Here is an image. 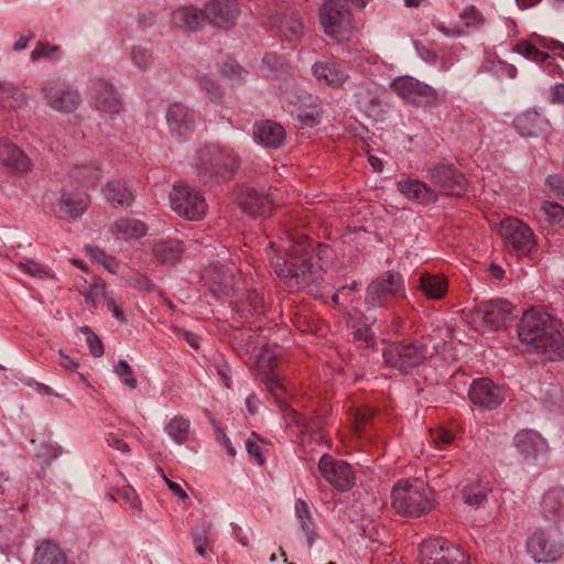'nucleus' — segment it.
Wrapping results in <instances>:
<instances>
[{
	"label": "nucleus",
	"instance_id": "1",
	"mask_svg": "<svg viewBox=\"0 0 564 564\" xmlns=\"http://www.w3.org/2000/svg\"><path fill=\"white\" fill-rule=\"evenodd\" d=\"M558 322L550 314L531 308L519 324L518 335L523 345L541 354L547 360L564 358V338Z\"/></svg>",
	"mask_w": 564,
	"mask_h": 564
},
{
	"label": "nucleus",
	"instance_id": "2",
	"mask_svg": "<svg viewBox=\"0 0 564 564\" xmlns=\"http://www.w3.org/2000/svg\"><path fill=\"white\" fill-rule=\"evenodd\" d=\"M437 333L442 341L435 340L438 335L429 334L423 340H402L390 344L382 352L384 362L401 372H408L422 365L433 352L438 354L448 346V340L452 338L451 329L440 328Z\"/></svg>",
	"mask_w": 564,
	"mask_h": 564
},
{
	"label": "nucleus",
	"instance_id": "3",
	"mask_svg": "<svg viewBox=\"0 0 564 564\" xmlns=\"http://www.w3.org/2000/svg\"><path fill=\"white\" fill-rule=\"evenodd\" d=\"M392 507L398 514L416 518L434 507L432 489L419 479L398 481L391 492Z\"/></svg>",
	"mask_w": 564,
	"mask_h": 564
},
{
	"label": "nucleus",
	"instance_id": "4",
	"mask_svg": "<svg viewBox=\"0 0 564 564\" xmlns=\"http://www.w3.org/2000/svg\"><path fill=\"white\" fill-rule=\"evenodd\" d=\"M237 165V156L231 149L209 144L199 150L196 169L200 182L208 184L230 180Z\"/></svg>",
	"mask_w": 564,
	"mask_h": 564
},
{
	"label": "nucleus",
	"instance_id": "5",
	"mask_svg": "<svg viewBox=\"0 0 564 564\" xmlns=\"http://www.w3.org/2000/svg\"><path fill=\"white\" fill-rule=\"evenodd\" d=\"M275 273L289 288L308 289L311 292H318L323 280V268L313 264L307 259L301 261H281L280 258L271 261Z\"/></svg>",
	"mask_w": 564,
	"mask_h": 564
},
{
	"label": "nucleus",
	"instance_id": "6",
	"mask_svg": "<svg viewBox=\"0 0 564 564\" xmlns=\"http://www.w3.org/2000/svg\"><path fill=\"white\" fill-rule=\"evenodd\" d=\"M404 297L405 288L402 274L394 270H388L367 286L365 303L373 308H389L397 300Z\"/></svg>",
	"mask_w": 564,
	"mask_h": 564
},
{
	"label": "nucleus",
	"instance_id": "7",
	"mask_svg": "<svg viewBox=\"0 0 564 564\" xmlns=\"http://www.w3.org/2000/svg\"><path fill=\"white\" fill-rule=\"evenodd\" d=\"M250 335L248 339L247 352L254 358L257 369L265 376V386L269 391L279 397L284 391V384L281 377L274 372L278 352L276 347H272L265 343L253 340Z\"/></svg>",
	"mask_w": 564,
	"mask_h": 564
},
{
	"label": "nucleus",
	"instance_id": "8",
	"mask_svg": "<svg viewBox=\"0 0 564 564\" xmlns=\"http://www.w3.org/2000/svg\"><path fill=\"white\" fill-rule=\"evenodd\" d=\"M420 557L422 564H469V555L460 545L441 536L424 540Z\"/></svg>",
	"mask_w": 564,
	"mask_h": 564
},
{
	"label": "nucleus",
	"instance_id": "9",
	"mask_svg": "<svg viewBox=\"0 0 564 564\" xmlns=\"http://www.w3.org/2000/svg\"><path fill=\"white\" fill-rule=\"evenodd\" d=\"M319 19L327 36L338 43L350 40L354 30L351 13L341 2H324L319 9Z\"/></svg>",
	"mask_w": 564,
	"mask_h": 564
},
{
	"label": "nucleus",
	"instance_id": "10",
	"mask_svg": "<svg viewBox=\"0 0 564 564\" xmlns=\"http://www.w3.org/2000/svg\"><path fill=\"white\" fill-rule=\"evenodd\" d=\"M500 231L507 249L518 258L529 257L536 250L533 230L521 219L509 217L501 220Z\"/></svg>",
	"mask_w": 564,
	"mask_h": 564
},
{
	"label": "nucleus",
	"instance_id": "11",
	"mask_svg": "<svg viewBox=\"0 0 564 564\" xmlns=\"http://www.w3.org/2000/svg\"><path fill=\"white\" fill-rule=\"evenodd\" d=\"M170 202L172 209L187 220H200L208 210L203 194L188 185H174Z\"/></svg>",
	"mask_w": 564,
	"mask_h": 564
},
{
	"label": "nucleus",
	"instance_id": "12",
	"mask_svg": "<svg viewBox=\"0 0 564 564\" xmlns=\"http://www.w3.org/2000/svg\"><path fill=\"white\" fill-rule=\"evenodd\" d=\"M390 87L399 97L414 106L435 107L441 100L433 87L411 76L397 77Z\"/></svg>",
	"mask_w": 564,
	"mask_h": 564
},
{
	"label": "nucleus",
	"instance_id": "13",
	"mask_svg": "<svg viewBox=\"0 0 564 564\" xmlns=\"http://www.w3.org/2000/svg\"><path fill=\"white\" fill-rule=\"evenodd\" d=\"M527 552L536 563H552L564 554V543L555 531H535L527 541Z\"/></svg>",
	"mask_w": 564,
	"mask_h": 564
},
{
	"label": "nucleus",
	"instance_id": "14",
	"mask_svg": "<svg viewBox=\"0 0 564 564\" xmlns=\"http://www.w3.org/2000/svg\"><path fill=\"white\" fill-rule=\"evenodd\" d=\"M427 177L437 191V196H462L467 189V182L463 173H460L453 164H435L427 170Z\"/></svg>",
	"mask_w": 564,
	"mask_h": 564
},
{
	"label": "nucleus",
	"instance_id": "15",
	"mask_svg": "<svg viewBox=\"0 0 564 564\" xmlns=\"http://www.w3.org/2000/svg\"><path fill=\"white\" fill-rule=\"evenodd\" d=\"M512 312V304L507 300H492L475 307L470 315V324L476 328L488 327L499 329L505 325Z\"/></svg>",
	"mask_w": 564,
	"mask_h": 564
},
{
	"label": "nucleus",
	"instance_id": "16",
	"mask_svg": "<svg viewBox=\"0 0 564 564\" xmlns=\"http://www.w3.org/2000/svg\"><path fill=\"white\" fill-rule=\"evenodd\" d=\"M88 202L86 186L82 183L68 182L61 191L59 212L64 218L75 220L86 212Z\"/></svg>",
	"mask_w": 564,
	"mask_h": 564
},
{
	"label": "nucleus",
	"instance_id": "17",
	"mask_svg": "<svg viewBox=\"0 0 564 564\" xmlns=\"http://www.w3.org/2000/svg\"><path fill=\"white\" fill-rule=\"evenodd\" d=\"M318 469L324 479L340 491L349 490L355 482L351 467L344 460L335 459L332 455L324 454L321 457Z\"/></svg>",
	"mask_w": 564,
	"mask_h": 564
},
{
	"label": "nucleus",
	"instance_id": "18",
	"mask_svg": "<svg viewBox=\"0 0 564 564\" xmlns=\"http://www.w3.org/2000/svg\"><path fill=\"white\" fill-rule=\"evenodd\" d=\"M171 135L178 142L186 140L195 130L194 112L182 102L172 104L166 110Z\"/></svg>",
	"mask_w": 564,
	"mask_h": 564
},
{
	"label": "nucleus",
	"instance_id": "19",
	"mask_svg": "<svg viewBox=\"0 0 564 564\" xmlns=\"http://www.w3.org/2000/svg\"><path fill=\"white\" fill-rule=\"evenodd\" d=\"M468 395L475 405L485 410L498 408L506 398L503 390L488 378L474 380Z\"/></svg>",
	"mask_w": 564,
	"mask_h": 564
},
{
	"label": "nucleus",
	"instance_id": "20",
	"mask_svg": "<svg viewBox=\"0 0 564 564\" xmlns=\"http://www.w3.org/2000/svg\"><path fill=\"white\" fill-rule=\"evenodd\" d=\"M43 93L50 107L58 111L72 112L80 101L77 90L57 80L46 82Z\"/></svg>",
	"mask_w": 564,
	"mask_h": 564
},
{
	"label": "nucleus",
	"instance_id": "21",
	"mask_svg": "<svg viewBox=\"0 0 564 564\" xmlns=\"http://www.w3.org/2000/svg\"><path fill=\"white\" fill-rule=\"evenodd\" d=\"M0 165L13 175H26L34 167L30 156L6 139H0Z\"/></svg>",
	"mask_w": 564,
	"mask_h": 564
},
{
	"label": "nucleus",
	"instance_id": "22",
	"mask_svg": "<svg viewBox=\"0 0 564 564\" xmlns=\"http://www.w3.org/2000/svg\"><path fill=\"white\" fill-rule=\"evenodd\" d=\"M91 94L95 107L104 113L115 116L119 113L123 104L115 89L113 85L104 78H97L91 82Z\"/></svg>",
	"mask_w": 564,
	"mask_h": 564
},
{
	"label": "nucleus",
	"instance_id": "23",
	"mask_svg": "<svg viewBox=\"0 0 564 564\" xmlns=\"http://www.w3.org/2000/svg\"><path fill=\"white\" fill-rule=\"evenodd\" d=\"M313 76L319 84L340 88L348 78L347 70L334 58L317 61L312 66Z\"/></svg>",
	"mask_w": 564,
	"mask_h": 564
},
{
	"label": "nucleus",
	"instance_id": "24",
	"mask_svg": "<svg viewBox=\"0 0 564 564\" xmlns=\"http://www.w3.org/2000/svg\"><path fill=\"white\" fill-rule=\"evenodd\" d=\"M513 444L527 459H536L549 449L546 441L534 430L519 431L513 437Z\"/></svg>",
	"mask_w": 564,
	"mask_h": 564
},
{
	"label": "nucleus",
	"instance_id": "25",
	"mask_svg": "<svg viewBox=\"0 0 564 564\" xmlns=\"http://www.w3.org/2000/svg\"><path fill=\"white\" fill-rule=\"evenodd\" d=\"M207 21L219 28L232 26L239 14L238 2H205Z\"/></svg>",
	"mask_w": 564,
	"mask_h": 564
},
{
	"label": "nucleus",
	"instance_id": "26",
	"mask_svg": "<svg viewBox=\"0 0 564 564\" xmlns=\"http://www.w3.org/2000/svg\"><path fill=\"white\" fill-rule=\"evenodd\" d=\"M397 187L398 191L408 199L414 200L419 204L429 205L435 203L438 199L437 191L420 180H400L397 183Z\"/></svg>",
	"mask_w": 564,
	"mask_h": 564
},
{
	"label": "nucleus",
	"instance_id": "27",
	"mask_svg": "<svg viewBox=\"0 0 564 564\" xmlns=\"http://www.w3.org/2000/svg\"><path fill=\"white\" fill-rule=\"evenodd\" d=\"M242 210L251 216L269 215L272 209V199L253 188H245L238 196Z\"/></svg>",
	"mask_w": 564,
	"mask_h": 564
},
{
	"label": "nucleus",
	"instance_id": "28",
	"mask_svg": "<svg viewBox=\"0 0 564 564\" xmlns=\"http://www.w3.org/2000/svg\"><path fill=\"white\" fill-rule=\"evenodd\" d=\"M284 128L273 121L265 120L253 126L254 140L265 148H280L285 141Z\"/></svg>",
	"mask_w": 564,
	"mask_h": 564
},
{
	"label": "nucleus",
	"instance_id": "29",
	"mask_svg": "<svg viewBox=\"0 0 564 564\" xmlns=\"http://www.w3.org/2000/svg\"><path fill=\"white\" fill-rule=\"evenodd\" d=\"M547 123V119L542 113L531 109L519 115L513 121L517 132L525 138L538 137L545 130Z\"/></svg>",
	"mask_w": 564,
	"mask_h": 564
},
{
	"label": "nucleus",
	"instance_id": "30",
	"mask_svg": "<svg viewBox=\"0 0 564 564\" xmlns=\"http://www.w3.org/2000/svg\"><path fill=\"white\" fill-rule=\"evenodd\" d=\"M204 278L210 282L212 292L217 295H228L236 285L235 269L230 265L214 268Z\"/></svg>",
	"mask_w": 564,
	"mask_h": 564
},
{
	"label": "nucleus",
	"instance_id": "31",
	"mask_svg": "<svg viewBox=\"0 0 564 564\" xmlns=\"http://www.w3.org/2000/svg\"><path fill=\"white\" fill-rule=\"evenodd\" d=\"M207 21L206 11L196 6H183L172 14V22L183 30H197Z\"/></svg>",
	"mask_w": 564,
	"mask_h": 564
},
{
	"label": "nucleus",
	"instance_id": "32",
	"mask_svg": "<svg viewBox=\"0 0 564 564\" xmlns=\"http://www.w3.org/2000/svg\"><path fill=\"white\" fill-rule=\"evenodd\" d=\"M276 247L290 258H302L306 254L310 248V240L306 236L301 234L286 232L284 238H281L278 243L270 242V248Z\"/></svg>",
	"mask_w": 564,
	"mask_h": 564
},
{
	"label": "nucleus",
	"instance_id": "33",
	"mask_svg": "<svg viewBox=\"0 0 564 564\" xmlns=\"http://www.w3.org/2000/svg\"><path fill=\"white\" fill-rule=\"evenodd\" d=\"M102 195L112 207L130 206L134 202L133 192L121 181H110L102 187Z\"/></svg>",
	"mask_w": 564,
	"mask_h": 564
},
{
	"label": "nucleus",
	"instance_id": "34",
	"mask_svg": "<svg viewBox=\"0 0 564 564\" xmlns=\"http://www.w3.org/2000/svg\"><path fill=\"white\" fill-rule=\"evenodd\" d=\"M33 564H68L64 551L50 540L43 541L35 550Z\"/></svg>",
	"mask_w": 564,
	"mask_h": 564
},
{
	"label": "nucleus",
	"instance_id": "35",
	"mask_svg": "<svg viewBox=\"0 0 564 564\" xmlns=\"http://www.w3.org/2000/svg\"><path fill=\"white\" fill-rule=\"evenodd\" d=\"M419 288L430 300H441L447 292V280L441 274L423 273L420 276Z\"/></svg>",
	"mask_w": 564,
	"mask_h": 564
},
{
	"label": "nucleus",
	"instance_id": "36",
	"mask_svg": "<svg viewBox=\"0 0 564 564\" xmlns=\"http://www.w3.org/2000/svg\"><path fill=\"white\" fill-rule=\"evenodd\" d=\"M110 231L121 235L124 239H138L145 236L148 226L141 220L122 217L110 225Z\"/></svg>",
	"mask_w": 564,
	"mask_h": 564
},
{
	"label": "nucleus",
	"instance_id": "37",
	"mask_svg": "<svg viewBox=\"0 0 564 564\" xmlns=\"http://www.w3.org/2000/svg\"><path fill=\"white\" fill-rule=\"evenodd\" d=\"M212 532H213L212 522L204 521L192 533L195 551L202 557H206L208 554V551L213 550L214 540L212 536Z\"/></svg>",
	"mask_w": 564,
	"mask_h": 564
},
{
	"label": "nucleus",
	"instance_id": "38",
	"mask_svg": "<svg viewBox=\"0 0 564 564\" xmlns=\"http://www.w3.org/2000/svg\"><path fill=\"white\" fill-rule=\"evenodd\" d=\"M153 251L158 259L164 263H175L183 254V243L176 239L159 241Z\"/></svg>",
	"mask_w": 564,
	"mask_h": 564
},
{
	"label": "nucleus",
	"instance_id": "39",
	"mask_svg": "<svg viewBox=\"0 0 564 564\" xmlns=\"http://www.w3.org/2000/svg\"><path fill=\"white\" fill-rule=\"evenodd\" d=\"M542 509L545 517H563L564 516V489L554 488L549 490L542 500Z\"/></svg>",
	"mask_w": 564,
	"mask_h": 564
},
{
	"label": "nucleus",
	"instance_id": "40",
	"mask_svg": "<svg viewBox=\"0 0 564 564\" xmlns=\"http://www.w3.org/2000/svg\"><path fill=\"white\" fill-rule=\"evenodd\" d=\"M26 97L22 90L12 83L0 82V105L17 109L25 105Z\"/></svg>",
	"mask_w": 564,
	"mask_h": 564
},
{
	"label": "nucleus",
	"instance_id": "41",
	"mask_svg": "<svg viewBox=\"0 0 564 564\" xmlns=\"http://www.w3.org/2000/svg\"><path fill=\"white\" fill-rule=\"evenodd\" d=\"M294 508L297 521L301 529L306 534L308 545L311 546L315 539V524L313 522L308 505L303 499H296Z\"/></svg>",
	"mask_w": 564,
	"mask_h": 564
},
{
	"label": "nucleus",
	"instance_id": "42",
	"mask_svg": "<svg viewBox=\"0 0 564 564\" xmlns=\"http://www.w3.org/2000/svg\"><path fill=\"white\" fill-rule=\"evenodd\" d=\"M490 491L491 488L488 485H485L481 481H475L463 489V500L468 506L479 507L486 501Z\"/></svg>",
	"mask_w": 564,
	"mask_h": 564
},
{
	"label": "nucleus",
	"instance_id": "43",
	"mask_svg": "<svg viewBox=\"0 0 564 564\" xmlns=\"http://www.w3.org/2000/svg\"><path fill=\"white\" fill-rule=\"evenodd\" d=\"M189 421L182 415L171 419L165 425V432L178 445L184 444L189 435Z\"/></svg>",
	"mask_w": 564,
	"mask_h": 564
},
{
	"label": "nucleus",
	"instance_id": "44",
	"mask_svg": "<svg viewBox=\"0 0 564 564\" xmlns=\"http://www.w3.org/2000/svg\"><path fill=\"white\" fill-rule=\"evenodd\" d=\"M279 28L284 35L300 37L303 33L304 25L297 17L292 14L284 15L279 23Z\"/></svg>",
	"mask_w": 564,
	"mask_h": 564
},
{
	"label": "nucleus",
	"instance_id": "45",
	"mask_svg": "<svg viewBox=\"0 0 564 564\" xmlns=\"http://www.w3.org/2000/svg\"><path fill=\"white\" fill-rule=\"evenodd\" d=\"M19 268L25 272L26 274L37 278V279H54V275L50 272V270L41 264L35 262L34 260L26 259L24 261L19 262Z\"/></svg>",
	"mask_w": 564,
	"mask_h": 564
},
{
	"label": "nucleus",
	"instance_id": "46",
	"mask_svg": "<svg viewBox=\"0 0 564 564\" xmlns=\"http://www.w3.org/2000/svg\"><path fill=\"white\" fill-rule=\"evenodd\" d=\"M131 59L141 70L148 69L153 63V56L149 48L135 45L131 48Z\"/></svg>",
	"mask_w": 564,
	"mask_h": 564
},
{
	"label": "nucleus",
	"instance_id": "47",
	"mask_svg": "<svg viewBox=\"0 0 564 564\" xmlns=\"http://www.w3.org/2000/svg\"><path fill=\"white\" fill-rule=\"evenodd\" d=\"M116 494L122 498L137 516L141 513V501L134 488L130 485H124L120 489H116Z\"/></svg>",
	"mask_w": 564,
	"mask_h": 564
},
{
	"label": "nucleus",
	"instance_id": "48",
	"mask_svg": "<svg viewBox=\"0 0 564 564\" xmlns=\"http://www.w3.org/2000/svg\"><path fill=\"white\" fill-rule=\"evenodd\" d=\"M514 51L518 54L523 55L528 59L534 62H543L544 59L549 58L547 53L538 50L534 45L527 42H521L517 44Z\"/></svg>",
	"mask_w": 564,
	"mask_h": 564
},
{
	"label": "nucleus",
	"instance_id": "49",
	"mask_svg": "<svg viewBox=\"0 0 564 564\" xmlns=\"http://www.w3.org/2000/svg\"><path fill=\"white\" fill-rule=\"evenodd\" d=\"M79 330L86 336L90 354L94 357H101L104 355V345L100 338L88 326H82Z\"/></svg>",
	"mask_w": 564,
	"mask_h": 564
},
{
	"label": "nucleus",
	"instance_id": "50",
	"mask_svg": "<svg viewBox=\"0 0 564 564\" xmlns=\"http://www.w3.org/2000/svg\"><path fill=\"white\" fill-rule=\"evenodd\" d=\"M541 210L547 217L551 225L558 224L564 216V207L557 203L545 200L542 203Z\"/></svg>",
	"mask_w": 564,
	"mask_h": 564
},
{
	"label": "nucleus",
	"instance_id": "51",
	"mask_svg": "<svg viewBox=\"0 0 564 564\" xmlns=\"http://www.w3.org/2000/svg\"><path fill=\"white\" fill-rule=\"evenodd\" d=\"M115 372L121 378L122 382L130 389H135L138 382L133 377V371L130 365L126 360H119L115 367Z\"/></svg>",
	"mask_w": 564,
	"mask_h": 564
},
{
	"label": "nucleus",
	"instance_id": "52",
	"mask_svg": "<svg viewBox=\"0 0 564 564\" xmlns=\"http://www.w3.org/2000/svg\"><path fill=\"white\" fill-rule=\"evenodd\" d=\"M58 52L59 47L57 45H48L46 42L39 41L35 48L31 52L30 58L33 62L42 57L53 58Z\"/></svg>",
	"mask_w": 564,
	"mask_h": 564
},
{
	"label": "nucleus",
	"instance_id": "53",
	"mask_svg": "<svg viewBox=\"0 0 564 564\" xmlns=\"http://www.w3.org/2000/svg\"><path fill=\"white\" fill-rule=\"evenodd\" d=\"M322 109L299 108L297 118L304 127H315L321 122Z\"/></svg>",
	"mask_w": 564,
	"mask_h": 564
},
{
	"label": "nucleus",
	"instance_id": "54",
	"mask_svg": "<svg viewBox=\"0 0 564 564\" xmlns=\"http://www.w3.org/2000/svg\"><path fill=\"white\" fill-rule=\"evenodd\" d=\"M200 88L209 96L212 100H219L223 96L220 87L209 76L203 75L198 78Z\"/></svg>",
	"mask_w": 564,
	"mask_h": 564
},
{
	"label": "nucleus",
	"instance_id": "55",
	"mask_svg": "<svg viewBox=\"0 0 564 564\" xmlns=\"http://www.w3.org/2000/svg\"><path fill=\"white\" fill-rule=\"evenodd\" d=\"M459 18L465 21L467 26H480L485 22L482 14L474 6L464 9L459 13Z\"/></svg>",
	"mask_w": 564,
	"mask_h": 564
},
{
	"label": "nucleus",
	"instance_id": "56",
	"mask_svg": "<svg viewBox=\"0 0 564 564\" xmlns=\"http://www.w3.org/2000/svg\"><path fill=\"white\" fill-rule=\"evenodd\" d=\"M430 433L433 443L438 447L452 444L454 441V434L443 427L431 430Z\"/></svg>",
	"mask_w": 564,
	"mask_h": 564
},
{
	"label": "nucleus",
	"instance_id": "57",
	"mask_svg": "<svg viewBox=\"0 0 564 564\" xmlns=\"http://www.w3.org/2000/svg\"><path fill=\"white\" fill-rule=\"evenodd\" d=\"M373 416V412L369 408L356 409L355 410V431L357 434L362 432L364 426L370 422Z\"/></svg>",
	"mask_w": 564,
	"mask_h": 564
},
{
	"label": "nucleus",
	"instance_id": "58",
	"mask_svg": "<svg viewBox=\"0 0 564 564\" xmlns=\"http://www.w3.org/2000/svg\"><path fill=\"white\" fill-rule=\"evenodd\" d=\"M247 301L249 302L250 308L247 310L250 314H261L263 313L264 300L263 295L259 292H249L247 295Z\"/></svg>",
	"mask_w": 564,
	"mask_h": 564
},
{
	"label": "nucleus",
	"instance_id": "59",
	"mask_svg": "<svg viewBox=\"0 0 564 564\" xmlns=\"http://www.w3.org/2000/svg\"><path fill=\"white\" fill-rule=\"evenodd\" d=\"M300 107L304 109H322V101L318 96L304 93L299 96Z\"/></svg>",
	"mask_w": 564,
	"mask_h": 564
},
{
	"label": "nucleus",
	"instance_id": "60",
	"mask_svg": "<svg viewBox=\"0 0 564 564\" xmlns=\"http://www.w3.org/2000/svg\"><path fill=\"white\" fill-rule=\"evenodd\" d=\"M106 442H107L108 446H110L121 453L128 454L130 452V446L121 437H119L118 435H116L113 433L107 434Z\"/></svg>",
	"mask_w": 564,
	"mask_h": 564
},
{
	"label": "nucleus",
	"instance_id": "61",
	"mask_svg": "<svg viewBox=\"0 0 564 564\" xmlns=\"http://www.w3.org/2000/svg\"><path fill=\"white\" fill-rule=\"evenodd\" d=\"M547 184L558 195L564 196V177L558 174L550 175L547 177Z\"/></svg>",
	"mask_w": 564,
	"mask_h": 564
},
{
	"label": "nucleus",
	"instance_id": "62",
	"mask_svg": "<svg viewBox=\"0 0 564 564\" xmlns=\"http://www.w3.org/2000/svg\"><path fill=\"white\" fill-rule=\"evenodd\" d=\"M58 355L61 358L58 364L62 368L72 372L77 370L79 364L75 359L66 355L63 350H59Z\"/></svg>",
	"mask_w": 564,
	"mask_h": 564
},
{
	"label": "nucleus",
	"instance_id": "63",
	"mask_svg": "<svg viewBox=\"0 0 564 564\" xmlns=\"http://www.w3.org/2000/svg\"><path fill=\"white\" fill-rule=\"evenodd\" d=\"M246 447H247L248 453L251 456H253L260 465H262L264 463V457H263L261 447L259 446V444L257 442L249 438L246 442Z\"/></svg>",
	"mask_w": 564,
	"mask_h": 564
},
{
	"label": "nucleus",
	"instance_id": "64",
	"mask_svg": "<svg viewBox=\"0 0 564 564\" xmlns=\"http://www.w3.org/2000/svg\"><path fill=\"white\" fill-rule=\"evenodd\" d=\"M99 295L101 296H105L106 297V294H105V289L104 286H94L89 292H87L85 294V300L88 304H90L91 306L96 307L98 305V297Z\"/></svg>",
	"mask_w": 564,
	"mask_h": 564
}]
</instances>
